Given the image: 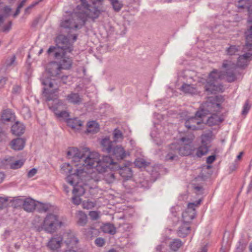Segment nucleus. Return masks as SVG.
Instances as JSON below:
<instances>
[{
    "label": "nucleus",
    "mask_w": 252,
    "mask_h": 252,
    "mask_svg": "<svg viewBox=\"0 0 252 252\" xmlns=\"http://www.w3.org/2000/svg\"><path fill=\"white\" fill-rule=\"evenodd\" d=\"M69 159H72L76 166V174L69 176L67 181L71 184L74 183L75 178L78 179L80 174H83L85 181L97 182L100 179V174L107 168L116 169L117 164L108 156H104L100 159L99 154L95 152H90L87 148L81 151L76 148H69L67 152Z\"/></svg>",
    "instance_id": "nucleus-1"
},
{
    "label": "nucleus",
    "mask_w": 252,
    "mask_h": 252,
    "mask_svg": "<svg viewBox=\"0 0 252 252\" xmlns=\"http://www.w3.org/2000/svg\"><path fill=\"white\" fill-rule=\"evenodd\" d=\"M56 46L50 47L47 52L48 54L54 53V57L57 59H60L59 63L62 69H69L72 65V60L66 56L67 53H70L73 50L72 44L69 39L63 35H59L55 40Z\"/></svg>",
    "instance_id": "nucleus-2"
},
{
    "label": "nucleus",
    "mask_w": 252,
    "mask_h": 252,
    "mask_svg": "<svg viewBox=\"0 0 252 252\" xmlns=\"http://www.w3.org/2000/svg\"><path fill=\"white\" fill-rule=\"evenodd\" d=\"M62 69L58 63L55 62H51L47 65L46 70L49 75L55 78H46L44 75L41 78V83L45 86L43 95L47 100H52L53 98L52 95L59 90L58 76L60 74Z\"/></svg>",
    "instance_id": "nucleus-3"
},
{
    "label": "nucleus",
    "mask_w": 252,
    "mask_h": 252,
    "mask_svg": "<svg viewBox=\"0 0 252 252\" xmlns=\"http://www.w3.org/2000/svg\"><path fill=\"white\" fill-rule=\"evenodd\" d=\"M32 224L39 232L42 230L49 233H53L59 227L64 226L66 222L59 219L58 216L49 214L42 220L39 217H36L33 220Z\"/></svg>",
    "instance_id": "nucleus-4"
},
{
    "label": "nucleus",
    "mask_w": 252,
    "mask_h": 252,
    "mask_svg": "<svg viewBox=\"0 0 252 252\" xmlns=\"http://www.w3.org/2000/svg\"><path fill=\"white\" fill-rule=\"evenodd\" d=\"M193 139V136L183 137L180 139L179 143L171 144L168 153L165 157V160L167 161L177 160L178 159V154L181 156L190 155L192 150V146L191 144Z\"/></svg>",
    "instance_id": "nucleus-5"
},
{
    "label": "nucleus",
    "mask_w": 252,
    "mask_h": 252,
    "mask_svg": "<svg viewBox=\"0 0 252 252\" xmlns=\"http://www.w3.org/2000/svg\"><path fill=\"white\" fill-rule=\"evenodd\" d=\"M91 2L92 7L90 5L88 8H84L87 11L81 10L79 5L77 6V10L80 12L82 19L84 20V24L88 18L94 22L103 12L105 11L104 0H92Z\"/></svg>",
    "instance_id": "nucleus-6"
},
{
    "label": "nucleus",
    "mask_w": 252,
    "mask_h": 252,
    "mask_svg": "<svg viewBox=\"0 0 252 252\" xmlns=\"http://www.w3.org/2000/svg\"><path fill=\"white\" fill-rule=\"evenodd\" d=\"M245 34V44L243 48L244 54L238 59L236 67L244 68L248 66L252 59V32L246 31Z\"/></svg>",
    "instance_id": "nucleus-7"
},
{
    "label": "nucleus",
    "mask_w": 252,
    "mask_h": 252,
    "mask_svg": "<svg viewBox=\"0 0 252 252\" xmlns=\"http://www.w3.org/2000/svg\"><path fill=\"white\" fill-rule=\"evenodd\" d=\"M101 145L104 152L113 156L117 159H123L128 155L122 146H115L114 142H112L109 138L103 139L101 142Z\"/></svg>",
    "instance_id": "nucleus-8"
},
{
    "label": "nucleus",
    "mask_w": 252,
    "mask_h": 252,
    "mask_svg": "<svg viewBox=\"0 0 252 252\" xmlns=\"http://www.w3.org/2000/svg\"><path fill=\"white\" fill-rule=\"evenodd\" d=\"M84 20L82 19L78 10L64 16L60 26L64 29H80L84 25Z\"/></svg>",
    "instance_id": "nucleus-9"
},
{
    "label": "nucleus",
    "mask_w": 252,
    "mask_h": 252,
    "mask_svg": "<svg viewBox=\"0 0 252 252\" xmlns=\"http://www.w3.org/2000/svg\"><path fill=\"white\" fill-rule=\"evenodd\" d=\"M222 77L221 72L216 69L213 70L210 73L205 83H203L205 91L211 94L222 92L223 86L217 82L218 79L221 78Z\"/></svg>",
    "instance_id": "nucleus-10"
},
{
    "label": "nucleus",
    "mask_w": 252,
    "mask_h": 252,
    "mask_svg": "<svg viewBox=\"0 0 252 252\" xmlns=\"http://www.w3.org/2000/svg\"><path fill=\"white\" fill-rule=\"evenodd\" d=\"M84 178V177H83V174H80L78 179L75 178L74 179H73L75 182L73 185L71 184L67 181V183L69 184L74 187L73 189V193L74 195L80 196L85 193V189L82 187V184L79 185L81 182H83V185L85 186H90V188H93L95 187V184L96 182L85 181Z\"/></svg>",
    "instance_id": "nucleus-11"
},
{
    "label": "nucleus",
    "mask_w": 252,
    "mask_h": 252,
    "mask_svg": "<svg viewBox=\"0 0 252 252\" xmlns=\"http://www.w3.org/2000/svg\"><path fill=\"white\" fill-rule=\"evenodd\" d=\"M11 8L8 6H5L3 9H0V31L4 32H8L11 29L12 22L8 21L6 24L2 26L6 19L10 15Z\"/></svg>",
    "instance_id": "nucleus-12"
},
{
    "label": "nucleus",
    "mask_w": 252,
    "mask_h": 252,
    "mask_svg": "<svg viewBox=\"0 0 252 252\" xmlns=\"http://www.w3.org/2000/svg\"><path fill=\"white\" fill-rule=\"evenodd\" d=\"M201 200L196 202L189 203L188 208L182 214L183 223L189 224L194 218L196 214L195 208L200 204Z\"/></svg>",
    "instance_id": "nucleus-13"
},
{
    "label": "nucleus",
    "mask_w": 252,
    "mask_h": 252,
    "mask_svg": "<svg viewBox=\"0 0 252 252\" xmlns=\"http://www.w3.org/2000/svg\"><path fill=\"white\" fill-rule=\"evenodd\" d=\"M203 117L202 112L197 111L195 116L186 120L185 126L189 129L197 130L202 128L201 125L203 124L201 118Z\"/></svg>",
    "instance_id": "nucleus-14"
},
{
    "label": "nucleus",
    "mask_w": 252,
    "mask_h": 252,
    "mask_svg": "<svg viewBox=\"0 0 252 252\" xmlns=\"http://www.w3.org/2000/svg\"><path fill=\"white\" fill-rule=\"evenodd\" d=\"M222 67L225 69L224 75L229 82L235 81L237 79V76L233 71L236 68V65L231 61H224L222 63Z\"/></svg>",
    "instance_id": "nucleus-15"
},
{
    "label": "nucleus",
    "mask_w": 252,
    "mask_h": 252,
    "mask_svg": "<svg viewBox=\"0 0 252 252\" xmlns=\"http://www.w3.org/2000/svg\"><path fill=\"white\" fill-rule=\"evenodd\" d=\"M66 108V106L62 102L59 101L56 106L53 107L52 109L55 115L60 119L67 120L69 116V113L63 110Z\"/></svg>",
    "instance_id": "nucleus-16"
},
{
    "label": "nucleus",
    "mask_w": 252,
    "mask_h": 252,
    "mask_svg": "<svg viewBox=\"0 0 252 252\" xmlns=\"http://www.w3.org/2000/svg\"><path fill=\"white\" fill-rule=\"evenodd\" d=\"M218 96L211 97L205 102L204 107H206L207 110L211 113L218 112L220 110V104L216 102Z\"/></svg>",
    "instance_id": "nucleus-17"
},
{
    "label": "nucleus",
    "mask_w": 252,
    "mask_h": 252,
    "mask_svg": "<svg viewBox=\"0 0 252 252\" xmlns=\"http://www.w3.org/2000/svg\"><path fill=\"white\" fill-rule=\"evenodd\" d=\"M63 238L65 239L64 242L68 247L72 248V249H74L76 247L78 240L73 233L71 232L65 233Z\"/></svg>",
    "instance_id": "nucleus-18"
},
{
    "label": "nucleus",
    "mask_w": 252,
    "mask_h": 252,
    "mask_svg": "<svg viewBox=\"0 0 252 252\" xmlns=\"http://www.w3.org/2000/svg\"><path fill=\"white\" fill-rule=\"evenodd\" d=\"M63 240L61 236L56 235L52 237L48 243V247L51 250H54L61 247Z\"/></svg>",
    "instance_id": "nucleus-19"
},
{
    "label": "nucleus",
    "mask_w": 252,
    "mask_h": 252,
    "mask_svg": "<svg viewBox=\"0 0 252 252\" xmlns=\"http://www.w3.org/2000/svg\"><path fill=\"white\" fill-rule=\"evenodd\" d=\"M36 203L31 198H27L23 201V208L28 212H32L36 209Z\"/></svg>",
    "instance_id": "nucleus-20"
},
{
    "label": "nucleus",
    "mask_w": 252,
    "mask_h": 252,
    "mask_svg": "<svg viewBox=\"0 0 252 252\" xmlns=\"http://www.w3.org/2000/svg\"><path fill=\"white\" fill-rule=\"evenodd\" d=\"M71 160H72L71 159ZM72 167L69 163H64L62 165L61 170L63 172L66 174H69V175L66 177V181L67 182V178L69 176H72L75 174H76V168H79V166H76L75 163L72 161Z\"/></svg>",
    "instance_id": "nucleus-21"
},
{
    "label": "nucleus",
    "mask_w": 252,
    "mask_h": 252,
    "mask_svg": "<svg viewBox=\"0 0 252 252\" xmlns=\"http://www.w3.org/2000/svg\"><path fill=\"white\" fill-rule=\"evenodd\" d=\"M118 168L116 170L119 169V174L122 176L124 180H128L132 176V172L131 168L127 166H125L124 167L119 168V166L117 162Z\"/></svg>",
    "instance_id": "nucleus-22"
},
{
    "label": "nucleus",
    "mask_w": 252,
    "mask_h": 252,
    "mask_svg": "<svg viewBox=\"0 0 252 252\" xmlns=\"http://www.w3.org/2000/svg\"><path fill=\"white\" fill-rule=\"evenodd\" d=\"M25 141L22 138H18L13 140L10 143L11 147L14 150H21L25 146Z\"/></svg>",
    "instance_id": "nucleus-23"
},
{
    "label": "nucleus",
    "mask_w": 252,
    "mask_h": 252,
    "mask_svg": "<svg viewBox=\"0 0 252 252\" xmlns=\"http://www.w3.org/2000/svg\"><path fill=\"white\" fill-rule=\"evenodd\" d=\"M25 127L22 123L16 122L11 127L12 133L16 135H20L24 133Z\"/></svg>",
    "instance_id": "nucleus-24"
},
{
    "label": "nucleus",
    "mask_w": 252,
    "mask_h": 252,
    "mask_svg": "<svg viewBox=\"0 0 252 252\" xmlns=\"http://www.w3.org/2000/svg\"><path fill=\"white\" fill-rule=\"evenodd\" d=\"M76 217L77 219L78 225L83 226L87 223V215L82 211H78L76 213Z\"/></svg>",
    "instance_id": "nucleus-25"
},
{
    "label": "nucleus",
    "mask_w": 252,
    "mask_h": 252,
    "mask_svg": "<svg viewBox=\"0 0 252 252\" xmlns=\"http://www.w3.org/2000/svg\"><path fill=\"white\" fill-rule=\"evenodd\" d=\"M66 100L74 104H79L82 101V98L77 93H71L66 96Z\"/></svg>",
    "instance_id": "nucleus-26"
},
{
    "label": "nucleus",
    "mask_w": 252,
    "mask_h": 252,
    "mask_svg": "<svg viewBox=\"0 0 252 252\" xmlns=\"http://www.w3.org/2000/svg\"><path fill=\"white\" fill-rule=\"evenodd\" d=\"M190 226L189 224L183 223V224L179 227L177 233L179 237H185L189 232Z\"/></svg>",
    "instance_id": "nucleus-27"
},
{
    "label": "nucleus",
    "mask_w": 252,
    "mask_h": 252,
    "mask_svg": "<svg viewBox=\"0 0 252 252\" xmlns=\"http://www.w3.org/2000/svg\"><path fill=\"white\" fill-rule=\"evenodd\" d=\"M180 90L186 94H195L197 93L196 87L192 85L184 83L182 85Z\"/></svg>",
    "instance_id": "nucleus-28"
},
{
    "label": "nucleus",
    "mask_w": 252,
    "mask_h": 252,
    "mask_svg": "<svg viewBox=\"0 0 252 252\" xmlns=\"http://www.w3.org/2000/svg\"><path fill=\"white\" fill-rule=\"evenodd\" d=\"M222 121L223 119L220 116L216 114H213L208 119L207 123L208 125L212 126L218 125Z\"/></svg>",
    "instance_id": "nucleus-29"
},
{
    "label": "nucleus",
    "mask_w": 252,
    "mask_h": 252,
    "mask_svg": "<svg viewBox=\"0 0 252 252\" xmlns=\"http://www.w3.org/2000/svg\"><path fill=\"white\" fill-rule=\"evenodd\" d=\"M67 123L73 129H79L82 126V122L76 118L68 119Z\"/></svg>",
    "instance_id": "nucleus-30"
},
{
    "label": "nucleus",
    "mask_w": 252,
    "mask_h": 252,
    "mask_svg": "<svg viewBox=\"0 0 252 252\" xmlns=\"http://www.w3.org/2000/svg\"><path fill=\"white\" fill-rule=\"evenodd\" d=\"M213 138V135L212 131L209 130L201 135V144L205 145H208Z\"/></svg>",
    "instance_id": "nucleus-31"
},
{
    "label": "nucleus",
    "mask_w": 252,
    "mask_h": 252,
    "mask_svg": "<svg viewBox=\"0 0 252 252\" xmlns=\"http://www.w3.org/2000/svg\"><path fill=\"white\" fill-rule=\"evenodd\" d=\"M99 125L95 121L88 122L87 124V132L94 133L99 131Z\"/></svg>",
    "instance_id": "nucleus-32"
},
{
    "label": "nucleus",
    "mask_w": 252,
    "mask_h": 252,
    "mask_svg": "<svg viewBox=\"0 0 252 252\" xmlns=\"http://www.w3.org/2000/svg\"><path fill=\"white\" fill-rule=\"evenodd\" d=\"M14 116L9 110L3 111L2 113L1 120L4 123L5 122L11 121L14 119Z\"/></svg>",
    "instance_id": "nucleus-33"
},
{
    "label": "nucleus",
    "mask_w": 252,
    "mask_h": 252,
    "mask_svg": "<svg viewBox=\"0 0 252 252\" xmlns=\"http://www.w3.org/2000/svg\"><path fill=\"white\" fill-rule=\"evenodd\" d=\"M209 145H205L204 144H202L200 147H199L196 150V152L195 153L196 156L197 157H201L202 156L206 155L209 150Z\"/></svg>",
    "instance_id": "nucleus-34"
},
{
    "label": "nucleus",
    "mask_w": 252,
    "mask_h": 252,
    "mask_svg": "<svg viewBox=\"0 0 252 252\" xmlns=\"http://www.w3.org/2000/svg\"><path fill=\"white\" fill-rule=\"evenodd\" d=\"M114 144L116 142H121L123 140L124 136L122 131L118 129H115L113 133Z\"/></svg>",
    "instance_id": "nucleus-35"
},
{
    "label": "nucleus",
    "mask_w": 252,
    "mask_h": 252,
    "mask_svg": "<svg viewBox=\"0 0 252 252\" xmlns=\"http://www.w3.org/2000/svg\"><path fill=\"white\" fill-rule=\"evenodd\" d=\"M182 246V242L178 239L173 240L169 244L170 249L174 252H176Z\"/></svg>",
    "instance_id": "nucleus-36"
},
{
    "label": "nucleus",
    "mask_w": 252,
    "mask_h": 252,
    "mask_svg": "<svg viewBox=\"0 0 252 252\" xmlns=\"http://www.w3.org/2000/svg\"><path fill=\"white\" fill-rule=\"evenodd\" d=\"M110 169L111 170V172L109 173H106L104 175V179L108 183H112L115 180V173H113L112 171L113 170H111L110 168H107L106 170L104 172L107 171V170Z\"/></svg>",
    "instance_id": "nucleus-37"
},
{
    "label": "nucleus",
    "mask_w": 252,
    "mask_h": 252,
    "mask_svg": "<svg viewBox=\"0 0 252 252\" xmlns=\"http://www.w3.org/2000/svg\"><path fill=\"white\" fill-rule=\"evenodd\" d=\"M110 3L114 11L116 12H119L123 6L122 2L119 0H112L110 1Z\"/></svg>",
    "instance_id": "nucleus-38"
},
{
    "label": "nucleus",
    "mask_w": 252,
    "mask_h": 252,
    "mask_svg": "<svg viewBox=\"0 0 252 252\" xmlns=\"http://www.w3.org/2000/svg\"><path fill=\"white\" fill-rule=\"evenodd\" d=\"M16 59V56L14 55H12V56L7 57L4 62V65L5 67L8 68L11 66L15 65L16 64L15 62Z\"/></svg>",
    "instance_id": "nucleus-39"
},
{
    "label": "nucleus",
    "mask_w": 252,
    "mask_h": 252,
    "mask_svg": "<svg viewBox=\"0 0 252 252\" xmlns=\"http://www.w3.org/2000/svg\"><path fill=\"white\" fill-rule=\"evenodd\" d=\"M102 229L105 233H108L111 234H114L116 233L115 227L113 225L110 223L104 225Z\"/></svg>",
    "instance_id": "nucleus-40"
},
{
    "label": "nucleus",
    "mask_w": 252,
    "mask_h": 252,
    "mask_svg": "<svg viewBox=\"0 0 252 252\" xmlns=\"http://www.w3.org/2000/svg\"><path fill=\"white\" fill-rule=\"evenodd\" d=\"M149 164L145 159L143 158H137L134 161V164L139 168L145 167Z\"/></svg>",
    "instance_id": "nucleus-41"
},
{
    "label": "nucleus",
    "mask_w": 252,
    "mask_h": 252,
    "mask_svg": "<svg viewBox=\"0 0 252 252\" xmlns=\"http://www.w3.org/2000/svg\"><path fill=\"white\" fill-rule=\"evenodd\" d=\"M239 47L235 45L230 46L226 50L227 53L229 55H234L239 51Z\"/></svg>",
    "instance_id": "nucleus-42"
},
{
    "label": "nucleus",
    "mask_w": 252,
    "mask_h": 252,
    "mask_svg": "<svg viewBox=\"0 0 252 252\" xmlns=\"http://www.w3.org/2000/svg\"><path fill=\"white\" fill-rule=\"evenodd\" d=\"M23 164L24 161L23 160H18L10 163V166L11 168L16 169L20 168Z\"/></svg>",
    "instance_id": "nucleus-43"
},
{
    "label": "nucleus",
    "mask_w": 252,
    "mask_h": 252,
    "mask_svg": "<svg viewBox=\"0 0 252 252\" xmlns=\"http://www.w3.org/2000/svg\"><path fill=\"white\" fill-rule=\"evenodd\" d=\"M36 208L40 212H46L49 209L47 205L39 202L36 203Z\"/></svg>",
    "instance_id": "nucleus-44"
},
{
    "label": "nucleus",
    "mask_w": 252,
    "mask_h": 252,
    "mask_svg": "<svg viewBox=\"0 0 252 252\" xmlns=\"http://www.w3.org/2000/svg\"><path fill=\"white\" fill-rule=\"evenodd\" d=\"M89 215L91 220H96L100 218V212L95 211H90Z\"/></svg>",
    "instance_id": "nucleus-45"
},
{
    "label": "nucleus",
    "mask_w": 252,
    "mask_h": 252,
    "mask_svg": "<svg viewBox=\"0 0 252 252\" xmlns=\"http://www.w3.org/2000/svg\"><path fill=\"white\" fill-rule=\"evenodd\" d=\"M4 124L0 119V141L4 139L6 137V134L5 132V130H4Z\"/></svg>",
    "instance_id": "nucleus-46"
},
{
    "label": "nucleus",
    "mask_w": 252,
    "mask_h": 252,
    "mask_svg": "<svg viewBox=\"0 0 252 252\" xmlns=\"http://www.w3.org/2000/svg\"><path fill=\"white\" fill-rule=\"evenodd\" d=\"M251 107V105L250 104L249 100H247L243 106V109L242 114L243 115H246L248 113L249 110Z\"/></svg>",
    "instance_id": "nucleus-47"
},
{
    "label": "nucleus",
    "mask_w": 252,
    "mask_h": 252,
    "mask_svg": "<svg viewBox=\"0 0 252 252\" xmlns=\"http://www.w3.org/2000/svg\"><path fill=\"white\" fill-rule=\"evenodd\" d=\"M21 113L25 118H29L31 116V113L29 108L25 107L21 110Z\"/></svg>",
    "instance_id": "nucleus-48"
},
{
    "label": "nucleus",
    "mask_w": 252,
    "mask_h": 252,
    "mask_svg": "<svg viewBox=\"0 0 252 252\" xmlns=\"http://www.w3.org/2000/svg\"><path fill=\"white\" fill-rule=\"evenodd\" d=\"M8 198L0 197V209L6 207L8 205Z\"/></svg>",
    "instance_id": "nucleus-49"
},
{
    "label": "nucleus",
    "mask_w": 252,
    "mask_h": 252,
    "mask_svg": "<svg viewBox=\"0 0 252 252\" xmlns=\"http://www.w3.org/2000/svg\"><path fill=\"white\" fill-rule=\"evenodd\" d=\"M95 204L92 201H84L82 203L83 208L86 209H90L94 207Z\"/></svg>",
    "instance_id": "nucleus-50"
},
{
    "label": "nucleus",
    "mask_w": 252,
    "mask_h": 252,
    "mask_svg": "<svg viewBox=\"0 0 252 252\" xmlns=\"http://www.w3.org/2000/svg\"><path fill=\"white\" fill-rule=\"evenodd\" d=\"M42 0H37L34 1L33 3L29 5L28 7H27L25 9V13L26 14H29L30 13V10L31 9L33 8L35 5L38 4L39 2L41 1Z\"/></svg>",
    "instance_id": "nucleus-51"
},
{
    "label": "nucleus",
    "mask_w": 252,
    "mask_h": 252,
    "mask_svg": "<svg viewBox=\"0 0 252 252\" xmlns=\"http://www.w3.org/2000/svg\"><path fill=\"white\" fill-rule=\"evenodd\" d=\"M72 201L73 203L76 205H79L81 202L80 197L77 195H74V196L72 198Z\"/></svg>",
    "instance_id": "nucleus-52"
},
{
    "label": "nucleus",
    "mask_w": 252,
    "mask_h": 252,
    "mask_svg": "<svg viewBox=\"0 0 252 252\" xmlns=\"http://www.w3.org/2000/svg\"><path fill=\"white\" fill-rule=\"evenodd\" d=\"M156 252H170L168 250L165 249L163 244L158 246L156 248Z\"/></svg>",
    "instance_id": "nucleus-53"
},
{
    "label": "nucleus",
    "mask_w": 252,
    "mask_h": 252,
    "mask_svg": "<svg viewBox=\"0 0 252 252\" xmlns=\"http://www.w3.org/2000/svg\"><path fill=\"white\" fill-rule=\"evenodd\" d=\"M95 243L97 246L101 247L104 244V240L101 238H98L95 239Z\"/></svg>",
    "instance_id": "nucleus-54"
},
{
    "label": "nucleus",
    "mask_w": 252,
    "mask_h": 252,
    "mask_svg": "<svg viewBox=\"0 0 252 252\" xmlns=\"http://www.w3.org/2000/svg\"><path fill=\"white\" fill-rule=\"evenodd\" d=\"M216 159V156L215 155H212L209 156L206 159V162L208 164H211L213 163Z\"/></svg>",
    "instance_id": "nucleus-55"
},
{
    "label": "nucleus",
    "mask_w": 252,
    "mask_h": 252,
    "mask_svg": "<svg viewBox=\"0 0 252 252\" xmlns=\"http://www.w3.org/2000/svg\"><path fill=\"white\" fill-rule=\"evenodd\" d=\"M36 173L37 170L35 168H32L29 171L28 173V176L29 178L32 177L34 176Z\"/></svg>",
    "instance_id": "nucleus-56"
},
{
    "label": "nucleus",
    "mask_w": 252,
    "mask_h": 252,
    "mask_svg": "<svg viewBox=\"0 0 252 252\" xmlns=\"http://www.w3.org/2000/svg\"><path fill=\"white\" fill-rule=\"evenodd\" d=\"M68 78V76H63L62 77L61 79L58 77V83L60 82V81H62L63 83L66 84L67 83V80Z\"/></svg>",
    "instance_id": "nucleus-57"
},
{
    "label": "nucleus",
    "mask_w": 252,
    "mask_h": 252,
    "mask_svg": "<svg viewBox=\"0 0 252 252\" xmlns=\"http://www.w3.org/2000/svg\"><path fill=\"white\" fill-rule=\"evenodd\" d=\"M81 2V5L84 8H88L90 7V4L88 3L86 0H79Z\"/></svg>",
    "instance_id": "nucleus-58"
},
{
    "label": "nucleus",
    "mask_w": 252,
    "mask_h": 252,
    "mask_svg": "<svg viewBox=\"0 0 252 252\" xmlns=\"http://www.w3.org/2000/svg\"><path fill=\"white\" fill-rule=\"evenodd\" d=\"M7 79L6 78L3 77L0 79V88H2L5 84Z\"/></svg>",
    "instance_id": "nucleus-59"
},
{
    "label": "nucleus",
    "mask_w": 252,
    "mask_h": 252,
    "mask_svg": "<svg viewBox=\"0 0 252 252\" xmlns=\"http://www.w3.org/2000/svg\"><path fill=\"white\" fill-rule=\"evenodd\" d=\"M21 90V88L19 86H15L13 88V92L14 93H18Z\"/></svg>",
    "instance_id": "nucleus-60"
},
{
    "label": "nucleus",
    "mask_w": 252,
    "mask_h": 252,
    "mask_svg": "<svg viewBox=\"0 0 252 252\" xmlns=\"http://www.w3.org/2000/svg\"><path fill=\"white\" fill-rule=\"evenodd\" d=\"M207 245L203 246L200 248L198 252H207Z\"/></svg>",
    "instance_id": "nucleus-61"
},
{
    "label": "nucleus",
    "mask_w": 252,
    "mask_h": 252,
    "mask_svg": "<svg viewBox=\"0 0 252 252\" xmlns=\"http://www.w3.org/2000/svg\"><path fill=\"white\" fill-rule=\"evenodd\" d=\"M20 9H21V8H19V7L18 6L16 9V12L13 15V16L14 17H16L19 14Z\"/></svg>",
    "instance_id": "nucleus-62"
},
{
    "label": "nucleus",
    "mask_w": 252,
    "mask_h": 252,
    "mask_svg": "<svg viewBox=\"0 0 252 252\" xmlns=\"http://www.w3.org/2000/svg\"><path fill=\"white\" fill-rule=\"evenodd\" d=\"M27 0H23L20 3V4L18 5V7H19V8H22L23 7V6L25 5V3L26 2Z\"/></svg>",
    "instance_id": "nucleus-63"
},
{
    "label": "nucleus",
    "mask_w": 252,
    "mask_h": 252,
    "mask_svg": "<svg viewBox=\"0 0 252 252\" xmlns=\"http://www.w3.org/2000/svg\"><path fill=\"white\" fill-rule=\"evenodd\" d=\"M4 178V175L2 172H0V184L2 182Z\"/></svg>",
    "instance_id": "nucleus-64"
}]
</instances>
